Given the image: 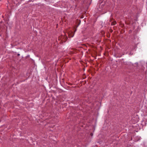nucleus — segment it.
<instances>
[{
  "instance_id": "nucleus-1",
  "label": "nucleus",
  "mask_w": 147,
  "mask_h": 147,
  "mask_svg": "<svg viewBox=\"0 0 147 147\" xmlns=\"http://www.w3.org/2000/svg\"><path fill=\"white\" fill-rule=\"evenodd\" d=\"M116 24V22H114L113 23H112V24L113 25H115V24Z\"/></svg>"
},
{
  "instance_id": "nucleus-2",
  "label": "nucleus",
  "mask_w": 147,
  "mask_h": 147,
  "mask_svg": "<svg viewBox=\"0 0 147 147\" xmlns=\"http://www.w3.org/2000/svg\"><path fill=\"white\" fill-rule=\"evenodd\" d=\"M90 135L91 136H92L93 135V134L92 133H91L90 134Z\"/></svg>"
},
{
  "instance_id": "nucleus-3",
  "label": "nucleus",
  "mask_w": 147,
  "mask_h": 147,
  "mask_svg": "<svg viewBox=\"0 0 147 147\" xmlns=\"http://www.w3.org/2000/svg\"><path fill=\"white\" fill-rule=\"evenodd\" d=\"M18 55H20V54H18Z\"/></svg>"
}]
</instances>
